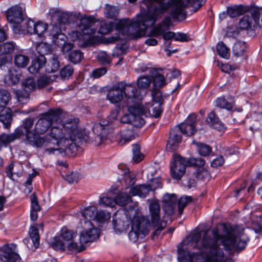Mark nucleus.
Returning a JSON list of instances; mask_svg holds the SVG:
<instances>
[{"instance_id": "obj_1", "label": "nucleus", "mask_w": 262, "mask_h": 262, "mask_svg": "<svg viewBox=\"0 0 262 262\" xmlns=\"http://www.w3.org/2000/svg\"><path fill=\"white\" fill-rule=\"evenodd\" d=\"M244 230L238 225H224L223 234H220L216 228L194 233L188 245L190 248L198 249L201 253L189 252L188 262H233L230 258H225L220 244L222 243L225 250L230 253L243 250L249 241Z\"/></svg>"}, {"instance_id": "obj_2", "label": "nucleus", "mask_w": 262, "mask_h": 262, "mask_svg": "<svg viewBox=\"0 0 262 262\" xmlns=\"http://www.w3.org/2000/svg\"><path fill=\"white\" fill-rule=\"evenodd\" d=\"M190 0H143L147 11L137 15V20L121 19L118 24L122 33L133 38H140L146 29L155 25L159 17L170 8V15L174 20L182 21L186 17L185 9Z\"/></svg>"}, {"instance_id": "obj_3", "label": "nucleus", "mask_w": 262, "mask_h": 262, "mask_svg": "<svg viewBox=\"0 0 262 262\" xmlns=\"http://www.w3.org/2000/svg\"><path fill=\"white\" fill-rule=\"evenodd\" d=\"M50 136L48 143L56 142L60 147L46 148V152L49 155L74 156L77 148L74 141L81 139L83 134L79 129L78 119H69L58 126H53Z\"/></svg>"}, {"instance_id": "obj_4", "label": "nucleus", "mask_w": 262, "mask_h": 262, "mask_svg": "<svg viewBox=\"0 0 262 262\" xmlns=\"http://www.w3.org/2000/svg\"><path fill=\"white\" fill-rule=\"evenodd\" d=\"M97 208L91 206L85 208L82 212L83 217L80 220V226L82 231L79 238L81 244H86L92 242L99 237V231L94 227L91 220H95Z\"/></svg>"}, {"instance_id": "obj_5", "label": "nucleus", "mask_w": 262, "mask_h": 262, "mask_svg": "<svg viewBox=\"0 0 262 262\" xmlns=\"http://www.w3.org/2000/svg\"><path fill=\"white\" fill-rule=\"evenodd\" d=\"M34 119L28 118L23 121L22 124L18 127L21 128L25 136L24 142L26 145H29L36 148L47 146L48 141L50 140V131L45 136L41 137L34 131Z\"/></svg>"}, {"instance_id": "obj_6", "label": "nucleus", "mask_w": 262, "mask_h": 262, "mask_svg": "<svg viewBox=\"0 0 262 262\" xmlns=\"http://www.w3.org/2000/svg\"><path fill=\"white\" fill-rule=\"evenodd\" d=\"M62 113V110L60 108H52L48 112L41 114V117L36 122L34 131L39 135L45 134L51 127L53 126H58L62 124H58Z\"/></svg>"}, {"instance_id": "obj_7", "label": "nucleus", "mask_w": 262, "mask_h": 262, "mask_svg": "<svg viewBox=\"0 0 262 262\" xmlns=\"http://www.w3.org/2000/svg\"><path fill=\"white\" fill-rule=\"evenodd\" d=\"M150 223L144 217H135L132 221V229L128 233L129 239L136 242L139 238L143 239L148 234Z\"/></svg>"}, {"instance_id": "obj_8", "label": "nucleus", "mask_w": 262, "mask_h": 262, "mask_svg": "<svg viewBox=\"0 0 262 262\" xmlns=\"http://www.w3.org/2000/svg\"><path fill=\"white\" fill-rule=\"evenodd\" d=\"M128 110L134 115V118H132V125L138 128L141 127L145 124V121L141 116L148 115L149 113L148 106L136 103L133 105L129 106Z\"/></svg>"}, {"instance_id": "obj_9", "label": "nucleus", "mask_w": 262, "mask_h": 262, "mask_svg": "<svg viewBox=\"0 0 262 262\" xmlns=\"http://www.w3.org/2000/svg\"><path fill=\"white\" fill-rule=\"evenodd\" d=\"M248 14L244 15L239 23V27L242 30H248L255 25H259L260 11L257 8H249Z\"/></svg>"}, {"instance_id": "obj_10", "label": "nucleus", "mask_w": 262, "mask_h": 262, "mask_svg": "<svg viewBox=\"0 0 262 262\" xmlns=\"http://www.w3.org/2000/svg\"><path fill=\"white\" fill-rule=\"evenodd\" d=\"M187 160L179 155L173 156V162L170 164V172L173 179L179 180L185 172Z\"/></svg>"}, {"instance_id": "obj_11", "label": "nucleus", "mask_w": 262, "mask_h": 262, "mask_svg": "<svg viewBox=\"0 0 262 262\" xmlns=\"http://www.w3.org/2000/svg\"><path fill=\"white\" fill-rule=\"evenodd\" d=\"M74 17L79 20L78 26L84 35H91L94 34L97 29L94 27L95 19L91 16L82 17L80 13L73 14Z\"/></svg>"}, {"instance_id": "obj_12", "label": "nucleus", "mask_w": 262, "mask_h": 262, "mask_svg": "<svg viewBox=\"0 0 262 262\" xmlns=\"http://www.w3.org/2000/svg\"><path fill=\"white\" fill-rule=\"evenodd\" d=\"M161 187V184L159 180L154 179L149 185L145 184L140 185L136 187H131L129 193L132 195H139L141 198H145L150 191Z\"/></svg>"}, {"instance_id": "obj_13", "label": "nucleus", "mask_w": 262, "mask_h": 262, "mask_svg": "<svg viewBox=\"0 0 262 262\" xmlns=\"http://www.w3.org/2000/svg\"><path fill=\"white\" fill-rule=\"evenodd\" d=\"M15 244L7 245L0 248V259L4 262H20L19 255L14 252Z\"/></svg>"}, {"instance_id": "obj_14", "label": "nucleus", "mask_w": 262, "mask_h": 262, "mask_svg": "<svg viewBox=\"0 0 262 262\" xmlns=\"http://www.w3.org/2000/svg\"><path fill=\"white\" fill-rule=\"evenodd\" d=\"M196 116L194 114L190 115L186 119L185 122L176 126L181 131V133L186 135L187 136H191L194 134L196 129L195 123Z\"/></svg>"}, {"instance_id": "obj_15", "label": "nucleus", "mask_w": 262, "mask_h": 262, "mask_svg": "<svg viewBox=\"0 0 262 262\" xmlns=\"http://www.w3.org/2000/svg\"><path fill=\"white\" fill-rule=\"evenodd\" d=\"M177 198L174 194H166L163 198V209L168 216L172 215L174 211Z\"/></svg>"}, {"instance_id": "obj_16", "label": "nucleus", "mask_w": 262, "mask_h": 262, "mask_svg": "<svg viewBox=\"0 0 262 262\" xmlns=\"http://www.w3.org/2000/svg\"><path fill=\"white\" fill-rule=\"evenodd\" d=\"M7 18L10 23L20 24L24 19L22 8L17 5L12 7L7 12Z\"/></svg>"}, {"instance_id": "obj_17", "label": "nucleus", "mask_w": 262, "mask_h": 262, "mask_svg": "<svg viewBox=\"0 0 262 262\" xmlns=\"http://www.w3.org/2000/svg\"><path fill=\"white\" fill-rule=\"evenodd\" d=\"M122 82H120L112 87L107 94V98L112 103H116L121 101L123 98Z\"/></svg>"}, {"instance_id": "obj_18", "label": "nucleus", "mask_w": 262, "mask_h": 262, "mask_svg": "<svg viewBox=\"0 0 262 262\" xmlns=\"http://www.w3.org/2000/svg\"><path fill=\"white\" fill-rule=\"evenodd\" d=\"M181 142V133L178 127H174L170 133L166 148L170 150H175Z\"/></svg>"}, {"instance_id": "obj_19", "label": "nucleus", "mask_w": 262, "mask_h": 262, "mask_svg": "<svg viewBox=\"0 0 262 262\" xmlns=\"http://www.w3.org/2000/svg\"><path fill=\"white\" fill-rule=\"evenodd\" d=\"M16 47L15 43L13 41H7L0 44V56L9 55L13 53ZM8 61L6 57H0V66L5 64Z\"/></svg>"}, {"instance_id": "obj_20", "label": "nucleus", "mask_w": 262, "mask_h": 262, "mask_svg": "<svg viewBox=\"0 0 262 262\" xmlns=\"http://www.w3.org/2000/svg\"><path fill=\"white\" fill-rule=\"evenodd\" d=\"M149 209L153 224H157L160 221H163L161 219L160 206L157 201L154 200L150 203Z\"/></svg>"}, {"instance_id": "obj_21", "label": "nucleus", "mask_w": 262, "mask_h": 262, "mask_svg": "<svg viewBox=\"0 0 262 262\" xmlns=\"http://www.w3.org/2000/svg\"><path fill=\"white\" fill-rule=\"evenodd\" d=\"M24 131L21 128L17 127L14 132L10 134H3L0 135V140L4 145L14 141L15 139L20 138L24 135Z\"/></svg>"}, {"instance_id": "obj_22", "label": "nucleus", "mask_w": 262, "mask_h": 262, "mask_svg": "<svg viewBox=\"0 0 262 262\" xmlns=\"http://www.w3.org/2000/svg\"><path fill=\"white\" fill-rule=\"evenodd\" d=\"M206 121L210 126L219 131H222L225 128L224 125L221 122L214 111L208 114Z\"/></svg>"}, {"instance_id": "obj_23", "label": "nucleus", "mask_w": 262, "mask_h": 262, "mask_svg": "<svg viewBox=\"0 0 262 262\" xmlns=\"http://www.w3.org/2000/svg\"><path fill=\"white\" fill-rule=\"evenodd\" d=\"M53 41L55 44L60 47L64 45L66 41L67 36L61 32V30L57 26H54L50 33Z\"/></svg>"}, {"instance_id": "obj_24", "label": "nucleus", "mask_w": 262, "mask_h": 262, "mask_svg": "<svg viewBox=\"0 0 262 262\" xmlns=\"http://www.w3.org/2000/svg\"><path fill=\"white\" fill-rule=\"evenodd\" d=\"M46 58L45 56H39L32 61L31 64L28 68L30 73L36 74L39 72L45 65Z\"/></svg>"}, {"instance_id": "obj_25", "label": "nucleus", "mask_w": 262, "mask_h": 262, "mask_svg": "<svg viewBox=\"0 0 262 262\" xmlns=\"http://www.w3.org/2000/svg\"><path fill=\"white\" fill-rule=\"evenodd\" d=\"M130 220H128L127 215L123 216L121 219H117L114 220V229L119 232H121L126 230L130 223Z\"/></svg>"}, {"instance_id": "obj_26", "label": "nucleus", "mask_w": 262, "mask_h": 262, "mask_svg": "<svg viewBox=\"0 0 262 262\" xmlns=\"http://www.w3.org/2000/svg\"><path fill=\"white\" fill-rule=\"evenodd\" d=\"M12 119V111L8 107L0 108V121L5 128H9Z\"/></svg>"}, {"instance_id": "obj_27", "label": "nucleus", "mask_w": 262, "mask_h": 262, "mask_svg": "<svg viewBox=\"0 0 262 262\" xmlns=\"http://www.w3.org/2000/svg\"><path fill=\"white\" fill-rule=\"evenodd\" d=\"M116 200V204L124 206H126L129 203H130V205L129 206V209L132 210L134 209L133 205L132 204L133 203L132 202L130 196L128 195L127 192H122L119 193L115 198Z\"/></svg>"}, {"instance_id": "obj_28", "label": "nucleus", "mask_w": 262, "mask_h": 262, "mask_svg": "<svg viewBox=\"0 0 262 262\" xmlns=\"http://www.w3.org/2000/svg\"><path fill=\"white\" fill-rule=\"evenodd\" d=\"M247 48L245 42L242 41H236L232 48L233 56L237 58L243 56Z\"/></svg>"}, {"instance_id": "obj_29", "label": "nucleus", "mask_w": 262, "mask_h": 262, "mask_svg": "<svg viewBox=\"0 0 262 262\" xmlns=\"http://www.w3.org/2000/svg\"><path fill=\"white\" fill-rule=\"evenodd\" d=\"M122 82L123 84L122 88L123 95L125 97L132 99L135 98L138 94V90L134 84L129 83L126 84L124 82Z\"/></svg>"}, {"instance_id": "obj_30", "label": "nucleus", "mask_w": 262, "mask_h": 262, "mask_svg": "<svg viewBox=\"0 0 262 262\" xmlns=\"http://www.w3.org/2000/svg\"><path fill=\"white\" fill-rule=\"evenodd\" d=\"M59 68V61L58 56L56 54L51 55L48 63L46 67V71L48 73L55 72Z\"/></svg>"}, {"instance_id": "obj_31", "label": "nucleus", "mask_w": 262, "mask_h": 262, "mask_svg": "<svg viewBox=\"0 0 262 262\" xmlns=\"http://www.w3.org/2000/svg\"><path fill=\"white\" fill-rule=\"evenodd\" d=\"M249 10V7L243 5L235 6L233 7H228L227 13L230 17H235L243 15Z\"/></svg>"}, {"instance_id": "obj_32", "label": "nucleus", "mask_w": 262, "mask_h": 262, "mask_svg": "<svg viewBox=\"0 0 262 262\" xmlns=\"http://www.w3.org/2000/svg\"><path fill=\"white\" fill-rule=\"evenodd\" d=\"M29 60L28 56L21 53L16 54L14 57V63L18 68L26 67L29 62Z\"/></svg>"}, {"instance_id": "obj_33", "label": "nucleus", "mask_w": 262, "mask_h": 262, "mask_svg": "<svg viewBox=\"0 0 262 262\" xmlns=\"http://www.w3.org/2000/svg\"><path fill=\"white\" fill-rule=\"evenodd\" d=\"M20 75L16 70H11L5 76V82L9 85H12L18 82Z\"/></svg>"}, {"instance_id": "obj_34", "label": "nucleus", "mask_w": 262, "mask_h": 262, "mask_svg": "<svg viewBox=\"0 0 262 262\" xmlns=\"http://www.w3.org/2000/svg\"><path fill=\"white\" fill-rule=\"evenodd\" d=\"M93 130L95 135L106 137L108 133V124L104 122L103 123H96L93 126Z\"/></svg>"}, {"instance_id": "obj_35", "label": "nucleus", "mask_w": 262, "mask_h": 262, "mask_svg": "<svg viewBox=\"0 0 262 262\" xmlns=\"http://www.w3.org/2000/svg\"><path fill=\"white\" fill-rule=\"evenodd\" d=\"M216 50L219 55L225 59H228L230 57V49L223 42H219L216 45Z\"/></svg>"}, {"instance_id": "obj_36", "label": "nucleus", "mask_w": 262, "mask_h": 262, "mask_svg": "<svg viewBox=\"0 0 262 262\" xmlns=\"http://www.w3.org/2000/svg\"><path fill=\"white\" fill-rule=\"evenodd\" d=\"M11 99L10 93L5 89L0 90V108L6 107Z\"/></svg>"}, {"instance_id": "obj_37", "label": "nucleus", "mask_w": 262, "mask_h": 262, "mask_svg": "<svg viewBox=\"0 0 262 262\" xmlns=\"http://www.w3.org/2000/svg\"><path fill=\"white\" fill-rule=\"evenodd\" d=\"M30 237L32 239L34 246L36 248L39 245V234L38 230L35 227H31L29 231Z\"/></svg>"}, {"instance_id": "obj_38", "label": "nucleus", "mask_w": 262, "mask_h": 262, "mask_svg": "<svg viewBox=\"0 0 262 262\" xmlns=\"http://www.w3.org/2000/svg\"><path fill=\"white\" fill-rule=\"evenodd\" d=\"M36 50L39 56H45V55L48 54L51 51L50 45L43 42L36 45Z\"/></svg>"}, {"instance_id": "obj_39", "label": "nucleus", "mask_w": 262, "mask_h": 262, "mask_svg": "<svg viewBox=\"0 0 262 262\" xmlns=\"http://www.w3.org/2000/svg\"><path fill=\"white\" fill-rule=\"evenodd\" d=\"M60 236L65 241L69 242L76 236V233L66 227H63L61 230Z\"/></svg>"}, {"instance_id": "obj_40", "label": "nucleus", "mask_w": 262, "mask_h": 262, "mask_svg": "<svg viewBox=\"0 0 262 262\" xmlns=\"http://www.w3.org/2000/svg\"><path fill=\"white\" fill-rule=\"evenodd\" d=\"M22 85L23 90L28 93L35 90L37 86L35 81L33 79L31 78L25 79L23 82Z\"/></svg>"}, {"instance_id": "obj_41", "label": "nucleus", "mask_w": 262, "mask_h": 262, "mask_svg": "<svg viewBox=\"0 0 262 262\" xmlns=\"http://www.w3.org/2000/svg\"><path fill=\"white\" fill-rule=\"evenodd\" d=\"M191 201V197L188 196H182L179 200L178 206L179 215H181L182 214L184 208Z\"/></svg>"}, {"instance_id": "obj_42", "label": "nucleus", "mask_w": 262, "mask_h": 262, "mask_svg": "<svg viewBox=\"0 0 262 262\" xmlns=\"http://www.w3.org/2000/svg\"><path fill=\"white\" fill-rule=\"evenodd\" d=\"M82 58L83 54L79 50H74L72 51L68 56L69 60L74 64L80 62Z\"/></svg>"}, {"instance_id": "obj_43", "label": "nucleus", "mask_w": 262, "mask_h": 262, "mask_svg": "<svg viewBox=\"0 0 262 262\" xmlns=\"http://www.w3.org/2000/svg\"><path fill=\"white\" fill-rule=\"evenodd\" d=\"M153 89L161 88L166 84L165 79L163 75L160 74H157L153 79Z\"/></svg>"}, {"instance_id": "obj_44", "label": "nucleus", "mask_w": 262, "mask_h": 262, "mask_svg": "<svg viewBox=\"0 0 262 262\" xmlns=\"http://www.w3.org/2000/svg\"><path fill=\"white\" fill-rule=\"evenodd\" d=\"M151 82V80L147 76H142L138 78L137 81V84L139 89H147Z\"/></svg>"}, {"instance_id": "obj_45", "label": "nucleus", "mask_w": 262, "mask_h": 262, "mask_svg": "<svg viewBox=\"0 0 262 262\" xmlns=\"http://www.w3.org/2000/svg\"><path fill=\"white\" fill-rule=\"evenodd\" d=\"M216 105L228 111L232 110L233 108V104L227 101L224 97L218 98L216 100Z\"/></svg>"}, {"instance_id": "obj_46", "label": "nucleus", "mask_w": 262, "mask_h": 262, "mask_svg": "<svg viewBox=\"0 0 262 262\" xmlns=\"http://www.w3.org/2000/svg\"><path fill=\"white\" fill-rule=\"evenodd\" d=\"M119 9L115 6L106 5L105 8V16L109 18H114L117 17Z\"/></svg>"}, {"instance_id": "obj_47", "label": "nucleus", "mask_w": 262, "mask_h": 262, "mask_svg": "<svg viewBox=\"0 0 262 262\" xmlns=\"http://www.w3.org/2000/svg\"><path fill=\"white\" fill-rule=\"evenodd\" d=\"M135 138V135L132 129L122 130L121 134V142L124 143L132 141Z\"/></svg>"}, {"instance_id": "obj_48", "label": "nucleus", "mask_w": 262, "mask_h": 262, "mask_svg": "<svg viewBox=\"0 0 262 262\" xmlns=\"http://www.w3.org/2000/svg\"><path fill=\"white\" fill-rule=\"evenodd\" d=\"M124 180L127 188L133 186L135 183L134 176L130 174L128 169H126L124 170Z\"/></svg>"}, {"instance_id": "obj_49", "label": "nucleus", "mask_w": 262, "mask_h": 262, "mask_svg": "<svg viewBox=\"0 0 262 262\" xmlns=\"http://www.w3.org/2000/svg\"><path fill=\"white\" fill-rule=\"evenodd\" d=\"M74 72L73 67L70 65L65 66L62 68L60 72V75L61 79L63 80L68 79L71 76Z\"/></svg>"}, {"instance_id": "obj_50", "label": "nucleus", "mask_w": 262, "mask_h": 262, "mask_svg": "<svg viewBox=\"0 0 262 262\" xmlns=\"http://www.w3.org/2000/svg\"><path fill=\"white\" fill-rule=\"evenodd\" d=\"M51 247L55 250L63 251L65 249L64 243L60 239V237H55L51 243Z\"/></svg>"}, {"instance_id": "obj_51", "label": "nucleus", "mask_w": 262, "mask_h": 262, "mask_svg": "<svg viewBox=\"0 0 262 262\" xmlns=\"http://www.w3.org/2000/svg\"><path fill=\"white\" fill-rule=\"evenodd\" d=\"M166 30L160 24L155 26L150 31L149 36L150 37H158L160 35H163Z\"/></svg>"}, {"instance_id": "obj_52", "label": "nucleus", "mask_w": 262, "mask_h": 262, "mask_svg": "<svg viewBox=\"0 0 262 262\" xmlns=\"http://www.w3.org/2000/svg\"><path fill=\"white\" fill-rule=\"evenodd\" d=\"M111 218V214L109 212L104 211H97L95 220L100 222L104 223Z\"/></svg>"}, {"instance_id": "obj_53", "label": "nucleus", "mask_w": 262, "mask_h": 262, "mask_svg": "<svg viewBox=\"0 0 262 262\" xmlns=\"http://www.w3.org/2000/svg\"><path fill=\"white\" fill-rule=\"evenodd\" d=\"M76 13V12L68 13L61 12L58 16V19L60 23L67 24L71 21V18L74 17L73 14Z\"/></svg>"}, {"instance_id": "obj_54", "label": "nucleus", "mask_w": 262, "mask_h": 262, "mask_svg": "<svg viewBox=\"0 0 262 262\" xmlns=\"http://www.w3.org/2000/svg\"><path fill=\"white\" fill-rule=\"evenodd\" d=\"M99 204L104 207H113L116 205V200L108 196H103L100 198Z\"/></svg>"}, {"instance_id": "obj_55", "label": "nucleus", "mask_w": 262, "mask_h": 262, "mask_svg": "<svg viewBox=\"0 0 262 262\" xmlns=\"http://www.w3.org/2000/svg\"><path fill=\"white\" fill-rule=\"evenodd\" d=\"M162 105L159 104L153 103L151 105V111L149 110V113H148V115L150 114L155 118H158L160 116L163 111Z\"/></svg>"}, {"instance_id": "obj_56", "label": "nucleus", "mask_w": 262, "mask_h": 262, "mask_svg": "<svg viewBox=\"0 0 262 262\" xmlns=\"http://www.w3.org/2000/svg\"><path fill=\"white\" fill-rule=\"evenodd\" d=\"M14 93L18 101L21 103H25L29 97V93L24 90H15Z\"/></svg>"}, {"instance_id": "obj_57", "label": "nucleus", "mask_w": 262, "mask_h": 262, "mask_svg": "<svg viewBox=\"0 0 262 262\" xmlns=\"http://www.w3.org/2000/svg\"><path fill=\"white\" fill-rule=\"evenodd\" d=\"M152 96L154 103L162 105L163 99L162 96L161 92L158 89H153L152 91Z\"/></svg>"}, {"instance_id": "obj_58", "label": "nucleus", "mask_w": 262, "mask_h": 262, "mask_svg": "<svg viewBox=\"0 0 262 262\" xmlns=\"http://www.w3.org/2000/svg\"><path fill=\"white\" fill-rule=\"evenodd\" d=\"M188 166H193L195 167H202L205 163V160L201 158H190L187 160Z\"/></svg>"}, {"instance_id": "obj_59", "label": "nucleus", "mask_w": 262, "mask_h": 262, "mask_svg": "<svg viewBox=\"0 0 262 262\" xmlns=\"http://www.w3.org/2000/svg\"><path fill=\"white\" fill-rule=\"evenodd\" d=\"M47 28V24L38 21L36 23L34 34L38 35V36H41L42 34L46 31Z\"/></svg>"}, {"instance_id": "obj_60", "label": "nucleus", "mask_w": 262, "mask_h": 262, "mask_svg": "<svg viewBox=\"0 0 262 262\" xmlns=\"http://www.w3.org/2000/svg\"><path fill=\"white\" fill-rule=\"evenodd\" d=\"M113 29V24L112 23H103L100 27L99 32L101 34L105 35L112 31Z\"/></svg>"}, {"instance_id": "obj_61", "label": "nucleus", "mask_w": 262, "mask_h": 262, "mask_svg": "<svg viewBox=\"0 0 262 262\" xmlns=\"http://www.w3.org/2000/svg\"><path fill=\"white\" fill-rule=\"evenodd\" d=\"M199 154L203 156H207L211 152V147L207 144H200L199 146Z\"/></svg>"}, {"instance_id": "obj_62", "label": "nucleus", "mask_w": 262, "mask_h": 262, "mask_svg": "<svg viewBox=\"0 0 262 262\" xmlns=\"http://www.w3.org/2000/svg\"><path fill=\"white\" fill-rule=\"evenodd\" d=\"M99 61L103 64H109L111 62L110 56L104 51L99 53L97 56Z\"/></svg>"}, {"instance_id": "obj_63", "label": "nucleus", "mask_w": 262, "mask_h": 262, "mask_svg": "<svg viewBox=\"0 0 262 262\" xmlns=\"http://www.w3.org/2000/svg\"><path fill=\"white\" fill-rule=\"evenodd\" d=\"M194 174L197 179L201 180L207 178L209 177L208 171L204 168L198 169Z\"/></svg>"}, {"instance_id": "obj_64", "label": "nucleus", "mask_w": 262, "mask_h": 262, "mask_svg": "<svg viewBox=\"0 0 262 262\" xmlns=\"http://www.w3.org/2000/svg\"><path fill=\"white\" fill-rule=\"evenodd\" d=\"M36 23L32 20L29 19L25 22V28L28 34H34Z\"/></svg>"}]
</instances>
